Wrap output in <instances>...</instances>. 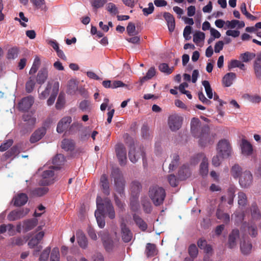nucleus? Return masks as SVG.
Here are the masks:
<instances>
[{
    "instance_id": "f8f14e48",
    "label": "nucleus",
    "mask_w": 261,
    "mask_h": 261,
    "mask_svg": "<svg viewBox=\"0 0 261 261\" xmlns=\"http://www.w3.org/2000/svg\"><path fill=\"white\" fill-rule=\"evenodd\" d=\"M34 103V98L29 96L22 98L18 103V107L20 111H27L30 109Z\"/></svg>"
},
{
    "instance_id": "6e6d98bb",
    "label": "nucleus",
    "mask_w": 261,
    "mask_h": 261,
    "mask_svg": "<svg viewBox=\"0 0 261 261\" xmlns=\"http://www.w3.org/2000/svg\"><path fill=\"white\" fill-rule=\"evenodd\" d=\"M50 251V247H46L41 253L39 257L40 261H47Z\"/></svg>"
},
{
    "instance_id": "de8ad7c7",
    "label": "nucleus",
    "mask_w": 261,
    "mask_h": 261,
    "mask_svg": "<svg viewBox=\"0 0 261 261\" xmlns=\"http://www.w3.org/2000/svg\"><path fill=\"white\" fill-rule=\"evenodd\" d=\"M188 253L190 257L193 259L197 257L198 253V250L195 244H192L189 246L188 248Z\"/></svg>"
},
{
    "instance_id": "aec40b11",
    "label": "nucleus",
    "mask_w": 261,
    "mask_h": 261,
    "mask_svg": "<svg viewBox=\"0 0 261 261\" xmlns=\"http://www.w3.org/2000/svg\"><path fill=\"white\" fill-rule=\"evenodd\" d=\"M163 16L167 22L169 32H173L175 26V19L173 16L169 12H165Z\"/></svg>"
},
{
    "instance_id": "ea45409f",
    "label": "nucleus",
    "mask_w": 261,
    "mask_h": 261,
    "mask_svg": "<svg viewBox=\"0 0 261 261\" xmlns=\"http://www.w3.org/2000/svg\"><path fill=\"white\" fill-rule=\"evenodd\" d=\"M48 188L47 187H39L33 189L32 191V194L35 196H42L47 193Z\"/></svg>"
},
{
    "instance_id": "58836bf2",
    "label": "nucleus",
    "mask_w": 261,
    "mask_h": 261,
    "mask_svg": "<svg viewBox=\"0 0 261 261\" xmlns=\"http://www.w3.org/2000/svg\"><path fill=\"white\" fill-rule=\"evenodd\" d=\"M30 1L37 9L47 11V8L45 5V0H30Z\"/></svg>"
},
{
    "instance_id": "5701e85b",
    "label": "nucleus",
    "mask_w": 261,
    "mask_h": 261,
    "mask_svg": "<svg viewBox=\"0 0 261 261\" xmlns=\"http://www.w3.org/2000/svg\"><path fill=\"white\" fill-rule=\"evenodd\" d=\"M59 88V83H55L54 84V87L52 88V92L49 98L47 100V104L48 106H50L53 105L56 97L58 94Z\"/></svg>"
},
{
    "instance_id": "774afa93",
    "label": "nucleus",
    "mask_w": 261,
    "mask_h": 261,
    "mask_svg": "<svg viewBox=\"0 0 261 261\" xmlns=\"http://www.w3.org/2000/svg\"><path fill=\"white\" fill-rule=\"evenodd\" d=\"M189 169L187 166L184 165L178 172L179 176L183 179L186 178L189 176L188 173Z\"/></svg>"
},
{
    "instance_id": "5fc2aeb1",
    "label": "nucleus",
    "mask_w": 261,
    "mask_h": 261,
    "mask_svg": "<svg viewBox=\"0 0 261 261\" xmlns=\"http://www.w3.org/2000/svg\"><path fill=\"white\" fill-rule=\"evenodd\" d=\"M35 83L34 79L30 77L29 81L25 84V90L28 93H31L35 87Z\"/></svg>"
},
{
    "instance_id": "338daca9",
    "label": "nucleus",
    "mask_w": 261,
    "mask_h": 261,
    "mask_svg": "<svg viewBox=\"0 0 261 261\" xmlns=\"http://www.w3.org/2000/svg\"><path fill=\"white\" fill-rule=\"evenodd\" d=\"M106 0H92L91 5L94 8L98 9L103 7Z\"/></svg>"
},
{
    "instance_id": "4be33fe9",
    "label": "nucleus",
    "mask_w": 261,
    "mask_h": 261,
    "mask_svg": "<svg viewBox=\"0 0 261 261\" xmlns=\"http://www.w3.org/2000/svg\"><path fill=\"white\" fill-rule=\"evenodd\" d=\"M64 156L62 154H57L53 159L52 163L54 166H51L54 169H59L61 166L64 164L65 162Z\"/></svg>"
},
{
    "instance_id": "6e6552de",
    "label": "nucleus",
    "mask_w": 261,
    "mask_h": 261,
    "mask_svg": "<svg viewBox=\"0 0 261 261\" xmlns=\"http://www.w3.org/2000/svg\"><path fill=\"white\" fill-rule=\"evenodd\" d=\"M115 151L117 157L121 166H124L126 163V150L122 144L116 145Z\"/></svg>"
},
{
    "instance_id": "20e7f679",
    "label": "nucleus",
    "mask_w": 261,
    "mask_h": 261,
    "mask_svg": "<svg viewBox=\"0 0 261 261\" xmlns=\"http://www.w3.org/2000/svg\"><path fill=\"white\" fill-rule=\"evenodd\" d=\"M111 176L114 179L116 191L121 197L124 196L125 180L119 169L113 168L111 172Z\"/></svg>"
},
{
    "instance_id": "864d4df0",
    "label": "nucleus",
    "mask_w": 261,
    "mask_h": 261,
    "mask_svg": "<svg viewBox=\"0 0 261 261\" xmlns=\"http://www.w3.org/2000/svg\"><path fill=\"white\" fill-rule=\"evenodd\" d=\"M106 9L113 15H115L119 13L118 9L116 5L112 3H109L107 5Z\"/></svg>"
},
{
    "instance_id": "6ab92c4d",
    "label": "nucleus",
    "mask_w": 261,
    "mask_h": 261,
    "mask_svg": "<svg viewBox=\"0 0 261 261\" xmlns=\"http://www.w3.org/2000/svg\"><path fill=\"white\" fill-rule=\"evenodd\" d=\"M46 134V129L44 127H41L34 132L30 137L31 143H34L39 141Z\"/></svg>"
},
{
    "instance_id": "e433bc0d",
    "label": "nucleus",
    "mask_w": 261,
    "mask_h": 261,
    "mask_svg": "<svg viewBox=\"0 0 261 261\" xmlns=\"http://www.w3.org/2000/svg\"><path fill=\"white\" fill-rule=\"evenodd\" d=\"M230 172H231L232 176L234 178H237L238 177H240L241 174L243 173V172H242V168L238 164H234L231 167Z\"/></svg>"
},
{
    "instance_id": "c03bdc74",
    "label": "nucleus",
    "mask_w": 261,
    "mask_h": 261,
    "mask_svg": "<svg viewBox=\"0 0 261 261\" xmlns=\"http://www.w3.org/2000/svg\"><path fill=\"white\" fill-rule=\"evenodd\" d=\"M20 153V149L17 146H13L10 149L5 152V157L8 159L14 155H17Z\"/></svg>"
},
{
    "instance_id": "a18cd8bd",
    "label": "nucleus",
    "mask_w": 261,
    "mask_h": 261,
    "mask_svg": "<svg viewBox=\"0 0 261 261\" xmlns=\"http://www.w3.org/2000/svg\"><path fill=\"white\" fill-rule=\"evenodd\" d=\"M155 74V70L154 67H151L148 70L146 75L140 78V82L143 83L145 81L151 79Z\"/></svg>"
},
{
    "instance_id": "cd10ccee",
    "label": "nucleus",
    "mask_w": 261,
    "mask_h": 261,
    "mask_svg": "<svg viewBox=\"0 0 261 261\" xmlns=\"http://www.w3.org/2000/svg\"><path fill=\"white\" fill-rule=\"evenodd\" d=\"M48 77V70L46 68H42L39 71L37 76V82L42 85L46 81Z\"/></svg>"
},
{
    "instance_id": "2f4dec72",
    "label": "nucleus",
    "mask_w": 261,
    "mask_h": 261,
    "mask_svg": "<svg viewBox=\"0 0 261 261\" xmlns=\"http://www.w3.org/2000/svg\"><path fill=\"white\" fill-rule=\"evenodd\" d=\"M133 220L142 231H144L147 229V224L139 216L134 214L133 215Z\"/></svg>"
},
{
    "instance_id": "f257e3e1",
    "label": "nucleus",
    "mask_w": 261,
    "mask_h": 261,
    "mask_svg": "<svg viewBox=\"0 0 261 261\" xmlns=\"http://www.w3.org/2000/svg\"><path fill=\"white\" fill-rule=\"evenodd\" d=\"M190 125L191 133L195 138L199 139L200 146L205 147L214 143L216 135L211 134L207 124L202 123L198 118L194 117L191 119Z\"/></svg>"
},
{
    "instance_id": "4468645a",
    "label": "nucleus",
    "mask_w": 261,
    "mask_h": 261,
    "mask_svg": "<svg viewBox=\"0 0 261 261\" xmlns=\"http://www.w3.org/2000/svg\"><path fill=\"white\" fill-rule=\"evenodd\" d=\"M72 121V118L70 116L63 117L58 123L57 131L59 133H62L67 129L69 125Z\"/></svg>"
},
{
    "instance_id": "4c0bfd02",
    "label": "nucleus",
    "mask_w": 261,
    "mask_h": 261,
    "mask_svg": "<svg viewBox=\"0 0 261 261\" xmlns=\"http://www.w3.org/2000/svg\"><path fill=\"white\" fill-rule=\"evenodd\" d=\"M145 253L147 257L153 256L156 254V246L153 244L147 243Z\"/></svg>"
},
{
    "instance_id": "13d9d810",
    "label": "nucleus",
    "mask_w": 261,
    "mask_h": 261,
    "mask_svg": "<svg viewBox=\"0 0 261 261\" xmlns=\"http://www.w3.org/2000/svg\"><path fill=\"white\" fill-rule=\"evenodd\" d=\"M59 250L58 248H54L51 252L50 261H59Z\"/></svg>"
},
{
    "instance_id": "dca6fc26",
    "label": "nucleus",
    "mask_w": 261,
    "mask_h": 261,
    "mask_svg": "<svg viewBox=\"0 0 261 261\" xmlns=\"http://www.w3.org/2000/svg\"><path fill=\"white\" fill-rule=\"evenodd\" d=\"M242 152L246 155H250L253 152V146L251 144L245 139H242L241 144Z\"/></svg>"
},
{
    "instance_id": "f3484780",
    "label": "nucleus",
    "mask_w": 261,
    "mask_h": 261,
    "mask_svg": "<svg viewBox=\"0 0 261 261\" xmlns=\"http://www.w3.org/2000/svg\"><path fill=\"white\" fill-rule=\"evenodd\" d=\"M79 245L83 249H86L88 246V240L83 231L78 230L76 233Z\"/></svg>"
},
{
    "instance_id": "a878e982",
    "label": "nucleus",
    "mask_w": 261,
    "mask_h": 261,
    "mask_svg": "<svg viewBox=\"0 0 261 261\" xmlns=\"http://www.w3.org/2000/svg\"><path fill=\"white\" fill-rule=\"evenodd\" d=\"M236 78V74L233 72H229L226 74L222 79L223 84L225 87H230Z\"/></svg>"
},
{
    "instance_id": "423d86ee",
    "label": "nucleus",
    "mask_w": 261,
    "mask_h": 261,
    "mask_svg": "<svg viewBox=\"0 0 261 261\" xmlns=\"http://www.w3.org/2000/svg\"><path fill=\"white\" fill-rule=\"evenodd\" d=\"M217 150L218 154L221 155V158H228L231 153V147L229 142L226 139L219 141L217 144Z\"/></svg>"
},
{
    "instance_id": "ddd939ff",
    "label": "nucleus",
    "mask_w": 261,
    "mask_h": 261,
    "mask_svg": "<svg viewBox=\"0 0 261 261\" xmlns=\"http://www.w3.org/2000/svg\"><path fill=\"white\" fill-rule=\"evenodd\" d=\"M120 227L122 240L125 243H128L130 242L133 238V233L129 228L124 223H121Z\"/></svg>"
},
{
    "instance_id": "e2e57ef3",
    "label": "nucleus",
    "mask_w": 261,
    "mask_h": 261,
    "mask_svg": "<svg viewBox=\"0 0 261 261\" xmlns=\"http://www.w3.org/2000/svg\"><path fill=\"white\" fill-rule=\"evenodd\" d=\"M142 136L143 138L149 139L150 136L149 128L147 125H143L141 128Z\"/></svg>"
},
{
    "instance_id": "a211bd4d",
    "label": "nucleus",
    "mask_w": 261,
    "mask_h": 261,
    "mask_svg": "<svg viewBox=\"0 0 261 261\" xmlns=\"http://www.w3.org/2000/svg\"><path fill=\"white\" fill-rule=\"evenodd\" d=\"M38 220L35 218L27 219L23 221L22 228L24 232L32 230L38 224Z\"/></svg>"
},
{
    "instance_id": "3c124183",
    "label": "nucleus",
    "mask_w": 261,
    "mask_h": 261,
    "mask_svg": "<svg viewBox=\"0 0 261 261\" xmlns=\"http://www.w3.org/2000/svg\"><path fill=\"white\" fill-rule=\"evenodd\" d=\"M19 50L17 47H13L8 50L7 58L8 59H14L18 57Z\"/></svg>"
},
{
    "instance_id": "72a5a7b5",
    "label": "nucleus",
    "mask_w": 261,
    "mask_h": 261,
    "mask_svg": "<svg viewBox=\"0 0 261 261\" xmlns=\"http://www.w3.org/2000/svg\"><path fill=\"white\" fill-rule=\"evenodd\" d=\"M208 159L204 156L202 161L200 165V173L202 176H205L208 172Z\"/></svg>"
},
{
    "instance_id": "c9c22d12",
    "label": "nucleus",
    "mask_w": 261,
    "mask_h": 261,
    "mask_svg": "<svg viewBox=\"0 0 261 261\" xmlns=\"http://www.w3.org/2000/svg\"><path fill=\"white\" fill-rule=\"evenodd\" d=\"M142 188L141 183L137 180L132 182L130 185V190L132 194L136 196L140 191Z\"/></svg>"
},
{
    "instance_id": "9d476101",
    "label": "nucleus",
    "mask_w": 261,
    "mask_h": 261,
    "mask_svg": "<svg viewBox=\"0 0 261 261\" xmlns=\"http://www.w3.org/2000/svg\"><path fill=\"white\" fill-rule=\"evenodd\" d=\"M252 175L249 171L246 170L243 172L239 178V184L242 188H248L252 183Z\"/></svg>"
},
{
    "instance_id": "4d7b16f0",
    "label": "nucleus",
    "mask_w": 261,
    "mask_h": 261,
    "mask_svg": "<svg viewBox=\"0 0 261 261\" xmlns=\"http://www.w3.org/2000/svg\"><path fill=\"white\" fill-rule=\"evenodd\" d=\"M159 69L161 72L170 74L172 72L173 67L170 68L167 64L162 63L159 65Z\"/></svg>"
},
{
    "instance_id": "bb28decb",
    "label": "nucleus",
    "mask_w": 261,
    "mask_h": 261,
    "mask_svg": "<svg viewBox=\"0 0 261 261\" xmlns=\"http://www.w3.org/2000/svg\"><path fill=\"white\" fill-rule=\"evenodd\" d=\"M102 86L106 88H116L125 86V84L120 81H115L112 83L110 80H106L102 82Z\"/></svg>"
},
{
    "instance_id": "49530a36",
    "label": "nucleus",
    "mask_w": 261,
    "mask_h": 261,
    "mask_svg": "<svg viewBox=\"0 0 261 261\" xmlns=\"http://www.w3.org/2000/svg\"><path fill=\"white\" fill-rule=\"evenodd\" d=\"M238 204L241 206H244L247 203V197L245 193L240 191L238 193Z\"/></svg>"
},
{
    "instance_id": "b1692460",
    "label": "nucleus",
    "mask_w": 261,
    "mask_h": 261,
    "mask_svg": "<svg viewBox=\"0 0 261 261\" xmlns=\"http://www.w3.org/2000/svg\"><path fill=\"white\" fill-rule=\"evenodd\" d=\"M254 70L257 78L261 77V52L257 55L254 62Z\"/></svg>"
},
{
    "instance_id": "37998d69",
    "label": "nucleus",
    "mask_w": 261,
    "mask_h": 261,
    "mask_svg": "<svg viewBox=\"0 0 261 261\" xmlns=\"http://www.w3.org/2000/svg\"><path fill=\"white\" fill-rule=\"evenodd\" d=\"M243 97L253 103H258L261 101V97L257 94L251 95L245 94L243 95Z\"/></svg>"
},
{
    "instance_id": "603ef678",
    "label": "nucleus",
    "mask_w": 261,
    "mask_h": 261,
    "mask_svg": "<svg viewBox=\"0 0 261 261\" xmlns=\"http://www.w3.org/2000/svg\"><path fill=\"white\" fill-rule=\"evenodd\" d=\"M255 57V54L248 51L240 55V58L244 62H248L253 59Z\"/></svg>"
},
{
    "instance_id": "412c9836",
    "label": "nucleus",
    "mask_w": 261,
    "mask_h": 261,
    "mask_svg": "<svg viewBox=\"0 0 261 261\" xmlns=\"http://www.w3.org/2000/svg\"><path fill=\"white\" fill-rule=\"evenodd\" d=\"M100 185L103 193L106 195H110V184L108 176L106 174H102L100 177Z\"/></svg>"
},
{
    "instance_id": "2eb2a0df",
    "label": "nucleus",
    "mask_w": 261,
    "mask_h": 261,
    "mask_svg": "<svg viewBox=\"0 0 261 261\" xmlns=\"http://www.w3.org/2000/svg\"><path fill=\"white\" fill-rule=\"evenodd\" d=\"M240 236L239 230L238 229H232L228 236V247L232 249L237 245V240Z\"/></svg>"
},
{
    "instance_id": "7c9ffc66",
    "label": "nucleus",
    "mask_w": 261,
    "mask_h": 261,
    "mask_svg": "<svg viewBox=\"0 0 261 261\" xmlns=\"http://www.w3.org/2000/svg\"><path fill=\"white\" fill-rule=\"evenodd\" d=\"M55 83L59 82L53 81L47 83L45 89L39 95V98L40 99H44L49 95L50 92H52V88L54 87V84Z\"/></svg>"
},
{
    "instance_id": "69168bd1",
    "label": "nucleus",
    "mask_w": 261,
    "mask_h": 261,
    "mask_svg": "<svg viewBox=\"0 0 261 261\" xmlns=\"http://www.w3.org/2000/svg\"><path fill=\"white\" fill-rule=\"evenodd\" d=\"M205 38V34L201 32L196 33L193 36V41L195 43H198L200 41L203 40Z\"/></svg>"
},
{
    "instance_id": "393cba45",
    "label": "nucleus",
    "mask_w": 261,
    "mask_h": 261,
    "mask_svg": "<svg viewBox=\"0 0 261 261\" xmlns=\"http://www.w3.org/2000/svg\"><path fill=\"white\" fill-rule=\"evenodd\" d=\"M105 214H107L106 211H96L95 212V216L98 226L102 228L105 226V220L104 219Z\"/></svg>"
},
{
    "instance_id": "473e14b6",
    "label": "nucleus",
    "mask_w": 261,
    "mask_h": 261,
    "mask_svg": "<svg viewBox=\"0 0 261 261\" xmlns=\"http://www.w3.org/2000/svg\"><path fill=\"white\" fill-rule=\"evenodd\" d=\"M216 217L217 218L222 220L225 224H228L230 221V217L229 215L227 213H225L221 210L218 208L216 212Z\"/></svg>"
},
{
    "instance_id": "a19ab883",
    "label": "nucleus",
    "mask_w": 261,
    "mask_h": 261,
    "mask_svg": "<svg viewBox=\"0 0 261 261\" xmlns=\"http://www.w3.org/2000/svg\"><path fill=\"white\" fill-rule=\"evenodd\" d=\"M179 156L178 154L174 153L173 154L172 160L169 166V171H174L178 166Z\"/></svg>"
},
{
    "instance_id": "0e129e2a",
    "label": "nucleus",
    "mask_w": 261,
    "mask_h": 261,
    "mask_svg": "<svg viewBox=\"0 0 261 261\" xmlns=\"http://www.w3.org/2000/svg\"><path fill=\"white\" fill-rule=\"evenodd\" d=\"M168 180L170 185L173 187H175L178 185V180L174 174L169 175L168 176Z\"/></svg>"
},
{
    "instance_id": "680f3d73",
    "label": "nucleus",
    "mask_w": 261,
    "mask_h": 261,
    "mask_svg": "<svg viewBox=\"0 0 261 261\" xmlns=\"http://www.w3.org/2000/svg\"><path fill=\"white\" fill-rule=\"evenodd\" d=\"M65 103L64 96L62 94H60L56 103V108L57 109H61L64 106Z\"/></svg>"
},
{
    "instance_id": "09e8293b",
    "label": "nucleus",
    "mask_w": 261,
    "mask_h": 261,
    "mask_svg": "<svg viewBox=\"0 0 261 261\" xmlns=\"http://www.w3.org/2000/svg\"><path fill=\"white\" fill-rule=\"evenodd\" d=\"M202 84L204 87L206 95L210 99L213 98V90L208 81H203L202 82Z\"/></svg>"
},
{
    "instance_id": "1a4fd4ad",
    "label": "nucleus",
    "mask_w": 261,
    "mask_h": 261,
    "mask_svg": "<svg viewBox=\"0 0 261 261\" xmlns=\"http://www.w3.org/2000/svg\"><path fill=\"white\" fill-rule=\"evenodd\" d=\"M54 169L51 167H50L49 169L43 172L42 174V179L39 182L40 185L47 186L54 182Z\"/></svg>"
},
{
    "instance_id": "9b49d317",
    "label": "nucleus",
    "mask_w": 261,
    "mask_h": 261,
    "mask_svg": "<svg viewBox=\"0 0 261 261\" xmlns=\"http://www.w3.org/2000/svg\"><path fill=\"white\" fill-rule=\"evenodd\" d=\"M29 213V210L24 209L15 210L11 211L8 215L7 218L9 221H13L24 217Z\"/></svg>"
},
{
    "instance_id": "39448f33",
    "label": "nucleus",
    "mask_w": 261,
    "mask_h": 261,
    "mask_svg": "<svg viewBox=\"0 0 261 261\" xmlns=\"http://www.w3.org/2000/svg\"><path fill=\"white\" fill-rule=\"evenodd\" d=\"M142 157L143 161V165L144 167L147 166V159L145 156L144 148L140 147L136 150L134 144L130 145V148L128 152V158L130 161L133 163H136L138 160Z\"/></svg>"
},
{
    "instance_id": "f03ea898",
    "label": "nucleus",
    "mask_w": 261,
    "mask_h": 261,
    "mask_svg": "<svg viewBox=\"0 0 261 261\" xmlns=\"http://www.w3.org/2000/svg\"><path fill=\"white\" fill-rule=\"evenodd\" d=\"M149 196L155 206L163 204L166 197L165 190L158 186H153L149 188Z\"/></svg>"
},
{
    "instance_id": "052dcab7",
    "label": "nucleus",
    "mask_w": 261,
    "mask_h": 261,
    "mask_svg": "<svg viewBox=\"0 0 261 261\" xmlns=\"http://www.w3.org/2000/svg\"><path fill=\"white\" fill-rule=\"evenodd\" d=\"M24 240L20 237H14L11 239V244L12 245L21 246L24 244Z\"/></svg>"
},
{
    "instance_id": "0eeeda50",
    "label": "nucleus",
    "mask_w": 261,
    "mask_h": 261,
    "mask_svg": "<svg viewBox=\"0 0 261 261\" xmlns=\"http://www.w3.org/2000/svg\"><path fill=\"white\" fill-rule=\"evenodd\" d=\"M183 118L177 115L173 114L168 117V125L170 129L173 131L178 130L181 126Z\"/></svg>"
},
{
    "instance_id": "bf43d9fd",
    "label": "nucleus",
    "mask_w": 261,
    "mask_h": 261,
    "mask_svg": "<svg viewBox=\"0 0 261 261\" xmlns=\"http://www.w3.org/2000/svg\"><path fill=\"white\" fill-rule=\"evenodd\" d=\"M126 31L129 36L136 35V27L133 22H129L126 27Z\"/></svg>"
},
{
    "instance_id": "c85d7f7f",
    "label": "nucleus",
    "mask_w": 261,
    "mask_h": 261,
    "mask_svg": "<svg viewBox=\"0 0 261 261\" xmlns=\"http://www.w3.org/2000/svg\"><path fill=\"white\" fill-rule=\"evenodd\" d=\"M23 120L26 122L25 125H27V129L30 130L32 129L36 121V118L29 114H24L23 115Z\"/></svg>"
},
{
    "instance_id": "c756f323",
    "label": "nucleus",
    "mask_w": 261,
    "mask_h": 261,
    "mask_svg": "<svg viewBox=\"0 0 261 261\" xmlns=\"http://www.w3.org/2000/svg\"><path fill=\"white\" fill-rule=\"evenodd\" d=\"M28 197L27 194L21 193L18 194L14 199V204L17 206L24 205L28 201Z\"/></svg>"
},
{
    "instance_id": "f704fd0d",
    "label": "nucleus",
    "mask_w": 261,
    "mask_h": 261,
    "mask_svg": "<svg viewBox=\"0 0 261 261\" xmlns=\"http://www.w3.org/2000/svg\"><path fill=\"white\" fill-rule=\"evenodd\" d=\"M61 147L66 151H71L74 149V143L71 140L64 139L62 141Z\"/></svg>"
},
{
    "instance_id": "8fccbe9b",
    "label": "nucleus",
    "mask_w": 261,
    "mask_h": 261,
    "mask_svg": "<svg viewBox=\"0 0 261 261\" xmlns=\"http://www.w3.org/2000/svg\"><path fill=\"white\" fill-rule=\"evenodd\" d=\"M251 212L254 219H259L261 218L260 213L256 204H253L251 207Z\"/></svg>"
},
{
    "instance_id": "79ce46f5",
    "label": "nucleus",
    "mask_w": 261,
    "mask_h": 261,
    "mask_svg": "<svg viewBox=\"0 0 261 261\" xmlns=\"http://www.w3.org/2000/svg\"><path fill=\"white\" fill-rule=\"evenodd\" d=\"M240 248L242 253L244 254H249L252 249V244L250 242H246L244 241L241 242L240 244Z\"/></svg>"
},
{
    "instance_id": "7ed1b4c3",
    "label": "nucleus",
    "mask_w": 261,
    "mask_h": 261,
    "mask_svg": "<svg viewBox=\"0 0 261 261\" xmlns=\"http://www.w3.org/2000/svg\"><path fill=\"white\" fill-rule=\"evenodd\" d=\"M96 211H106L110 219H113L115 218V211L110 199L106 198L103 201L101 197L97 196L96 198Z\"/></svg>"
}]
</instances>
